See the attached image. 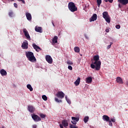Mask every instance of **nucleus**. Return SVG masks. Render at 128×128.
<instances>
[{"instance_id": "nucleus-3", "label": "nucleus", "mask_w": 128, "mask_h": 128, "mask_svg": "<svg viewBox=\"0 0 128 128\" xmlns=\"http://www.w3.org/2000/svg\"><path fill=\"white\" fill-rule=\"evenodd\" d=\"M68 10H70L72 12H74L78 10V8L76 6V4L73 2H70L68 4Z\"/></svg>"}, {"instance_id": "nucleus-25", "label": "nucleus", "mask_w": 128, "mask_h": 128, "mask_svg": "<svg viewBox=\"0 0 128 128\" xmlns=\"http://www.w3.org/2000/svg\"><path fill=\"white\" fill-rule=\"evenodd\" d=\"M97 6L98 8L100 6V4H102V0H96Z\"/></svg>"}, {"instance_id": "nucleus-34", "label": "nucleus", "mask_w": 128, "mask_h": 128, "mask_svg": "<svg viewBox=\"0 0 128 128\" xmlns=\"http://www.w3.org/2000/svg\"><path fill=\"white\" fill-rule=\"evenodd\" d=\"M55 100L56 102H62V100H60L58 98H55Z\"/></svg>"}, {"instance_id": "nucleus-4", "label": "nucleus", "mask_w": 128, "mask_h": 128, "mask_svg": "<svg viewBox=\"0 0 128 128\" xmlns=\"http://www.w3.org/2000/svg\"><path fill=\"white\" fill-rule=\"evenodd\" d=\"M102 16L106 22L108 24L110 23V16L108 15V12H104L102 13Z\"/></svg>"}, {"instance_id": "nucleus-16", "label": "nucleus", "mask_w": 128, "mask_h": 128, "mask_svg": "<svg viewBox=\"0 0 128 128\" xmlns=\"http://www.w3.org/2000/svg\"><path fill=\"white\" fill-rule=\"evenodd\" d=\"M35 30L37 32L42 33V27H40V26H36L35 28Z\"/></svg>"}, {"instance_id": "nucleus-46", "label": "nucleus", "mask_w": 128, "mask_h": 128, "mask_svg": "<svg viewBox=\"0 0 128 128\" xmlns=\"http://www.w3.org/2000/svg\"><path fill=\"white\" fill-rule=\"evenodd\" d=\"M60 128H64V126H62V124H60Z\"/></svg>"}, {"instance_id": "nucleus-13", "label": "nucleus", "mask_w": 128, "mask_h": 128, "mask_svg": "<svg viewBox=\"0 0 128 128\" xmlns=\"http://www.w3.org/2000/svg\"><path fill=\"white\" fill-rule=\"evenodd\" d=\"M116 82H118V84H124V81L122 80V79L119 76L116 78Z\"/></svg>"}, {"instance_id": "nucleus-32", "label": "nucleus", "mask_w": 128, "mask_h": 128, "mask_svg": "<svg viewBox=\"0 0 128 128\" xmlns=\"http://www.w3.org/2000/svg\"><path fill=\"white\" fill-rule=\"evenodd\" d=\"M112 42H110V44L107 46V50H110V48L112 47Z\"/></svg>"}, {"instance_id": "nucleus-48", "label": "nucleus", "mask_w": 128, "mask_h": 128, "mask_svg": "<svg viewBox=\"0 0 128 128\" xmlns=\"http://www.w3.org/2000/svg\"><path fill=\"white\" fill-rule=\"evenodd\" d=\"M65 98H66V100L68 99V96H65Z\"/></svg>"}, {"instance_id": "nucleus-43", "label": "nucleus", "mask_w": 128, "mask_h": 128, "mask_svg": "<svg viewBox=\"0 0 128 128\" xmlns=\"http://www.w3.org/2000/svg\"><path fill=\"white\" fill-rule=\"evenodd\" d=\"M14 8H18V4L16 3H14Z\"/></svg>"}, {"instance_id": "nucleus-24", "label": "nucleus", "mask_w": 128, "mask_h": 128, "mask_svg": "<svg viewBox=\"0 0 128 128\" xmlns=\"http://www.w3.org/2000/svg\"><path fill=\"white\" fill-rule=\"evenodd\" d=\"M72 120H74L75 122H78L80 120V118L76 117H72Z\"/></svg>"}, {"instance_id": "nucleus-40", "label": "nucleus", "mask_w": 128, "mask_h": 128, "mask_svg": "<svg viewBox=\"0 0 128 128\" xmlns=\"http://www.w3.org/2000/svg\"><path fill=\"white\" fill-rule=\"evenodd\" d=\"M110 120L112 122H116V120L113 118H111Z\"/></svg>"}, {"instance_id": "nucleus-21", "label": "nucleus", "mask_w": 128, "mask_h": 128, "mask_svg": "<svg viewBox=\"0 0 128 128\" xmlns=\"http://www.w3.org/2000/svg\"><path fill=\"white\" fill-rule=\"evenodd\" d=\"M92 82V77H88L86 78V83L90 84Z\"/></svg>"}, {"instance_id": "nucleus-35", "label": "nucleus", "mask_w": 128, "mask_h": 128, "mask_svg": "<svg viewBox=\"0 0 128 128\" xmlns=\"http://www.w3.org/2000/svg\"><path fill=\"white\" fill-rule=\"evenodd\" d=\"M116 28L117 30H120V24L116 25Z\"/></svg>"}, {"instance_id": "nucleus-26", "label": "nucleus", "mask_w": 128, "mask_h": 128, "mask_svg": "<svg viewBox=\"0 0 128 128\" xmlns=\"http://www.w3.org/2000/svg\"><path fill=\"white\" fill-rule=\"evenodd\" d=\"M88 118H89L88 116L84 118V122H85V124H86V122H88Z\"/></svg>"}, {"instance_id": "nucleus-6", "label": "nucleus", "mask_w": 128, "mask_h": 128, "mask_svg": "<svg viewBox=\"0 0 128 128\" xmlns=\"http://www.w3.org/2000/svg\"><path fill=\"white\" fill-rule=\"evenodd\" d=\"M23 32L26 38L29 40H30V34H28V30L26 28L23 29Z\"/></svg>"}, {"instance_id": "nucleus-7", "label": "nucleus", "mask_w": 128, "mask_h": 128, "mask_svg": "<svg viewBox=\"0 0 128 128\" xmlns=\"http://www.w3.org/2000/svg\"><path fill=\"white\" fill-rule=\"evenodd\" d=\"M56 96L59 98H64V94L62 91L58 92Z\"/></svg>"}, {"instance_id": "nucleus-20", "label": "nucleus", "mask_w": 128, "mask_h": 128, "mask_svg": "<svg viewBox=\"0 0 128 128\" xmlns=\"http://www.w3.org/2000/svg\"><path fill=\"white\" fill-rule=\"evenodd\" d=\"M80 78L78 77V79L76 80V82H74L76 86H78L80 84Z\"/></svg>"}, {"instance_id": "nucleus-39", "label": "nucleus", "mask_w": 128, "mask_h": 128, "mask_svg": "<svg viewBox=\"0 0 128 128\" xmlns=\"http://www.w3.org/2000/svg\"><path fill=\"white\" fill-rule=\"evenodd\" d=\"M68 69L70 70H72V67L70 66H68Z\"/></svg>"}, {"instance_id": "nucleus-14", "label": "nucleus", "mask_w": 128, "mask_h": 128, "mask_svg": "<svg viewBox=\"0 0 128 128\" xmlns=\"http://www.w3.org/2000/svg\"><path fill=\"white\" fill-rule=\"evenodd\" d=\"M118 2H120V4H123L124 6H126V4H128V0H118Z\"/></svg>"}, {"instance_id": "nucleus-2", "label": "nucleus", "mask_w": 128, "mask_h": 128, "mask_svg": "<svg viewBox=\"0 0 128 128\" xmlns=\"http://www.w3.org/2000/svg\"><path fill=\"white\" fill-rule=\"evenodd\" d=\"M26 56L28 60H30L31 62H36V58L34 52H26Z\"/></svg>"}, {"instance_id": "nucleus-31", "label": "nucleus", "mask_w": 128, "mask_h": 128, "mask_svg": "<svg viewBox=\"0 0 128 128\" xmlns=\"http://www.w3.org/2000/svg\"><path fill=\"white\" fill-rule=\"evenodd\" d=\"M106 2H109L110 4H112V2H114V0H104Z\"/></svg>"}, {"instance_id": "nucleus-51", "label": "nucleus", "mask_w": 128, "mask_h": 128, "mask_svg": "<svg viewBox=\"0 0 128 128\" xmlns=\"http://www.w3.org/2000/svg\"><path fill=\"white\" fill-rule=\"evenodd\" d=\"M52 24L54 26V22H52Z\"/></svg>"}, {"instance_id": "nucleus-42", "label": "nucleus", "mask_w": 128, "mask_h": 128, "mask_svg": "<svg viewBox=\"0 0 128 128\" xmlns=\"http://www.w3.org/2000/svg\"><path fill=\"white\" fill-rule=\"evenodd\" d=\"M18 2H22L23 4H26V2H24V0H17Z\"/></svg>"}, {"instance_id": "nucleus-44", "label": "nucleus", "mask_w": 128, "mask_h": 128, "mask_svg": "<svg viewBox=\"0 0 128 128\" xmlns=\"http://www.w3.org/2000/svg\"><path fill=\"white\" fill-rule=\"evenodd\" d=\"M84 36H85L86 40H88V36L86 34H84Z\"/></svg>"}, {"instance_id": "nucleus-29", "label": "nucleus", "mask_w": 128, "mask_h": 128, "mask_svg": "<svg viewBox=\"0 0 128 128\" xmlns=\"http://www.w3.org/2000/svg\"><path fill=\"white\" fill-rule=\"evenodd\" d=\"M8 16H10L11 18H12V16H14V12H9Z\"/></svg>"}, {"instance_id": "nucleus-23", "label": "nucleus", "mask_w": 128, "mask_h": 128, "mask_svg": "<svg viewBox=\"0 0 128 128\" xmlns=\"http://www.w3.org/2000/svg\"><path fill=\"white\" fill-rule=\"evenodd\" d=\"M26 86L27 88H28V90H30V92H32V90H34V88H32V85H30V84H27Z\"/></svg>"}, {"instance_id": "nucleus-8", "label": "nucleus", "mask_w": 128, "mask_h": 128, "mask_svg": "<svg viewBox=\"0 0 128 128\" xmlns=\"http://www.w3.org/2000/svg\"><path fill=\"white\" fill-rule=\"evenodd\" d=\"M46 60L48 64H52V58L50 55H47L46 56Z\"/></svg>"}, {"instance_id": "nucleus-17", "label": "nucleus", "mask_w": 128, "mask_h": 128, "mask_svg": "<svg viewBox=\"0 0 128 128\" xmlns=\"http://www.w3.org/2000/svg\"><path fill=\"white\" fill-rule=\"evenodd\" d=\"M26 16L28 20H32V14L30 12H26Z\"/></svg>"}, {"instance_id": "nucleus-52", "label": "nucleus", "mask_w": 128, "mask_h": 128, "mask_svg": "<svg viewBox=\"0 0 128 128\" xmlns=\"http://www.w3.org/2000/svg\"><path fill=\"white\" fill-rule=\"evenodd\" d=\"M12 0V2H14V0Z\"/></svg>"}, {"instance_id": "nucleus-11", "label": "nucleus", "mask_w": 128, "mask_h": 128, "mask_svg": "<svg viewBox=\"0 0 128 128\" xmlns=\"http://www.w3.org/2000/svg\"><path fill=\"white\" fill-rule=\"evenodd\" d=\"M28 42H23L22 45V48L24 50H28Z\"/></svg>"}, {"instance_id": "nucleus-38", "label": "nucleus", "mask_w": 128, "mask_h": 128, "mask_svg": "<svg viewBox=\"0 0 128 128\" xmlns=\"http://www.w3.org/2000/svg\"><path fill=\"white\" fill-rule=\"evenodd\" d=\"M66 100L69 104H72V102H70V99H67Z\"/></svg>"}, {"instance_id": "nucleus-15", "label": "nucleus", "mask_w": 128, "mask_h": 128, "mask_svg": "<svg viewBox=\"0 0 128 128\" xmlns=\"http://www.w3.org/2000/svg\"><path fill=\"white\" fill-rule=\"evenodd\" d=\"M0 74L2 76H6L8 74V73L6 72V71L4 70V69H2L0 70Z\"/></svg>"}, {"instance_id": "nucleus-9", "label": "nucleus", "mask_w": 128, "mask_h": 128, "mask_svg": "<svg viewBox=\"0 0 128 128\" xmlns=\"http://www.w3.org/2000/svg\"><path fill=\"white\" fill-rule=\"evenodd\" d=\"M32 46L34 50H35L37 52H40V50H42V48H40V46H38V45H36V43H33Z\"/></svg>"}, {"instance_id": "nucleus-27", "label": "nucleus", "mask_w": 128, "mask_h": 128, "mask_svg": "<svg viewBox=\"0 0 128 128\" xmlns=\"http://www.w3.org/2000/svg\"><path fill=\"white\" fill-rule=\"evenodd\" d=\"M75 52H80V48L76 46L74 48Z\"/></svg>"}, {"instance_id": "nucleus-12", "label": "nucleus", "mask_w": 128, "mask_h": 128, "mask_svg": "<svg viewBox=\"0 0 128 128\" xmlns=\"http://www.w3.org/2000/svg\"><path fill=\"white\" fill-rule=\"evenodd\" d=\"M28 110L30 112H34V111L36 110V108H34V106H28Z\"/></svg>"}, {"instance_id": "nucleus-45", "label": "nucleus", "mask_w": 128, "mask_h": 128, "mask_svg": "<svg viewBox=\"0 0 128 128\" xmlns=\"http://www.w3.org/2000/svg\"><path fill=\"white\" fill-rule=\"evenodd\" d=\"M106 32H110V29H108V28L106 29Z\"/></svg>"}, {"instance_id": "nucleus-5", "label": "nucleus", "mask_w": 128, "mask_h": 128, "mask_svg": "<svg viewBox=\"0 0 128 128\" xmlns=\"http://www.w3.org/2000/svg\"><path fill=\"white\" fill-rule=\"evenodd\" d=\"M32 120H34V122H40L42 120V118H40V116L36 114H32Z\"/></svg>"}, {"instance_id": "nucleus-49", "label": "nucleus", "mask_w": 128, "mask_h": 128, "mask_svg": "<svg viewBox=\"0 0 128 128\" xmlns=\"http://www.w3.org/2000/svg\"><path fill=\"white\" fill-rule=\"evenodd\" d=\"M118 6H119V8H122V5H120V4H119Z\"/></svg>"}, {"instance_id": "nucleus-41", "label": "nucleus", "mask_w": 128, "mask_h": 128, "mask_svg": "<svg viewBox=\"0 0 128 128\" xmlns=\"http://www.w3.org/2000/svg\"><path fill=\"white\" fill-rule=\"evenodd\" d=\"M72 123L73 124H76V121H74V120H72Z\"/></svg>"}, {"instance_id": "nucleus-33", "label": "nucleus", "mask_w": 128, "mask_h": 128, "mask_svg": "<svg viewBox=\"0 0 128 128\" xmlns=\"http://www.w3.org/2000/svg\"><path fill=\"white\" fill-rule=\"evenodd\" d=\"M40 116L42 118H46V115L44 114H40Z\"/></svg>"}, {"instance_id": "nucleus-36", "label": "nucleus", "mask_w": 128, "mask_h": 128, "mask_svg": "<svg viewBox=\"0 0 128 128\" xmlns=\"http://www.w3.org/2000/svg\"><path fill=\"white\" fill-rule=\"evenodd\" d=\"M68 64H73L72 62H71L70 60L67 61Z\"/></svg>"}, {"instance_id": "nucleus-19", "label": "nucleus", "mask_w": 128, "mask_h": 128, "mask_svg": "<svg viewBox=\"0 0 128 128\" xmlns=\"http://www.w3.org/2000/svg\"><path fill=\"white\" fill-rule=\"evenodd\" d=\"M102 120L105 122H110V117L106 115H104L102 116Z\"/></svg>"}, {"instance_id": "nucleus-18", "label": "nucleus", "mask_w": 128, "mask_h": 128, "mask_svg": "<svg viewBox=\"0 0 128 128\" xmlns=\"http://www.w3.org/2000/svg\"><path fill=\"white\" fill-rule=\"evenodd\" d=\"M62 124L64 128H66V126H68V121L66 120H62Z\"/></svg>"}, {"instance_id": "nucleus-22", "label": "nucleus", "mask_w": 128, "mask_h": 128, "mask_svg": "<svg viewBox=\"0 0 128 128\" xmlns=\"http://www.w3.org/2000/svg\"><path fill=\"white\" fill-rule=\"evenodd\" d=\"M58 36H54L52 39V42H54V44H56L58 42Z\"/></svg>"}, {"instance_id": "nucleus-1", "label": "nucleus", "mask_w": 128, "mask_h": 128, "mask_svg": "<svg viewBox=\"0 0 128 128\" xmlns=\"http://www.w3.org/2000/svg\"><path fill=\"white\" fill-rule=\"evenodd\" d=\"M93 60L94 62H92V64H90L91 68H96V70H100L102 65V62L100 61V56L98 55L94 56Z\"/></svg>"}, {"instance_id": "nucleus-28", "label": "nucleus", "mask_w": 128, "mask_h": 128, "mask_svg": "<svg viewBox=\"0 0 128 128\" xmlns=\"http://www.w3.org/2000/svg\"><path fill=\"white\" fill-rule=\"evenodd\" d=\"M42 98L44 100H48V97L46 95H43L42 96Z\"/></svg>"}, {"instance_id": "nucleus-47", "label": "nucleus", "mask_w": 128, "mask_h": 128, "mask_svg": "<svg viewBox=\"0 0 128 128\" xmlns=\"http://www.w3.org/2000/svg\"><path fill=\"white\" fill-rule=\"evenodd\" d=\"M32 128H36V124H34L32 126Z\"/></svg>"}, {"instance_id": "nucleus-10", "label": "nucleus", "mask_w": 128, "mask_h": 128, "mask_svg": "<svg viewBox=\"0 0 128 128\" xmlns=\"http://www.w3.org/2000/svg\"><path fill=\"white\" fill-rule=\"evenodd\" d=\"M96 18H98V15H96V14H94L92 16V18H90V22H94V20H96Z\"/></svg>"}, {"instance_id": "nucleus-37", "label": "nucleus", "mask_w": 128, "mask_h": 128, "mask_svg": "<svg viewBox=\"0 0 128 128\" xmlns=\"http://www.w3.org/2000/svg\"><path fill=\"white\" fill-rule=\"evenodd\" d=\"M108 122L109 124V126H112V121L110 120H109Z\"/></svg>"}, {"instance_id": "nucleus-30", "label": "nucleus", "mask_w": 128, "mask_h": 128, "mask_svg": "<svg viewBox=\"0 0 128 128\" xmlns=\"http://www.w3.org/2000/svg\"><path fill=\"white\" fill-rule=\"evenodd\" d=\"M70 128H78L76 126H74L73 124H70Z\"/></svg>"}, {"instance_id": "nucleus-50", "label": "nucleus", "mask_w": 128, "mask_h": 128, "mask_svg": "<svg viewBox=\"0 0 128 128\" xmlns=\"http://www.w3.org/2000/svg\"><path fill=\"white\" fill-rule=\"evenodd\" d=\"M127 86H128V80L126 82Z\"/></svg>"}]
</instances>
